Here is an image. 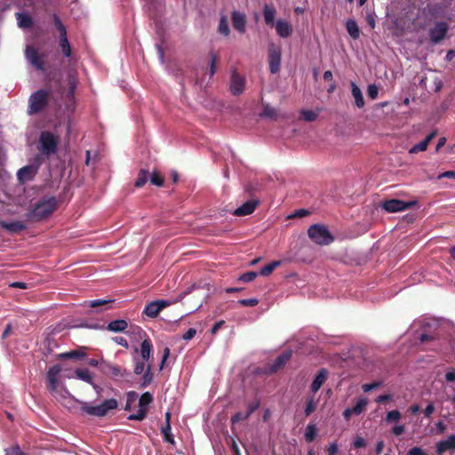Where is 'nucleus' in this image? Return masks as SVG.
<instances>
[{
	"instance_id": "40",
	"label": "nucleus",
	"mask_w": 455,
	"mask_h": 455,
	"mask_svg": "<svg viewBox=\"0 0 455 455\" xmlns=\"http://www.w3.org/2000/svg\"><path fill=\"white\" fill-rule=\"evenodd\" d=\"M153 396L149 392L143 393L139 399V409H147L149 403L152 402Z\"/></svg>"
},
{
	"instance_id": "44",
	"label": "nucleus",
	"mask_w": 455,
	"mask_h": 455,
	"mask_svg": "<svg viewBox=\"0 0 455 455\" xmlns=\"http://www.w3.org/2000/svg\"><path fill=\"white\" fill-rule=\"evenodd\" d=\"M300 116L307 122H313L317 118L318 114L313 110L302 109L300 111Z\"/></svg>"
},
{
	"instance_id": "49",
	"label": "nucleus",
	"mask_w": 455,
	"mask_h": 455,
	"mask_svg": "<svg viewBox=\"0 0 455 455\" xmlns=\"http://www.w3.org/2000/svg\"><path fill=\"white\" fill-rule=\"evenodd\" d=\"M149 180L151 184L156 187H162L164 185V179L156 172L150 174Z\"/></svg>"
},
{
	"instance_id": "48",
	"label": "nucleus",
	"mask_w": 455,
	"mask_h": 455,
	"mask_svg": "<svg viewBox=\"0 0 455 455\" xmlns=\"http://www.w3.org/2000/svg\"><path fill=\"white\" fill-rule=\"evenodd\" d=\"M127 399L126 403L124 407V411H131L132 410V403H134L138 397V395L134 391H130L127 393Z\"/></svg>"
},
{
	"instance_id": "35",
	"label": "nucleus",
	"mask_w": 455,
	"mask_h": 455,
	"mask_svg": "<svg viewBox=\"0 0 455 455\" xmlns=\"http://www.w3.org/2000/svg\"><path fill=\"white\" fill-rule=\"evenodd\" d=\"M60 47L65 57L68 58L71 55V47L68 39V36L60 35Z\"/></svg>"
},
{
	"instance_id": "25",
	"label": "nucleus",
	"mask_w": 455,
	"mask_h": 455,
	"mask_svg": "<svg viewBox=\"0 0 455 455\" xmlns=\"http://www.w3.org/2000/svg\"><path fill=\"white\" fill-rule=\"evenodd\" d=\"M196 288V285L193 284L192 286H190L189 288H188V290H186L185 291H183L182 293L180 294L179 298L177 299H174V300H171V299H156L155 300L156 302V304L158 305L159 307V309L162 311L164 308L172 305L173 303L175 302H178L180 300H181L182 299H184L188 294H189L194 289Z\"/></svg>"
},
{
	"instance_id": "22",
	"label": "nucleus",
	"mask_w": 455,
	"mask_h": 455,
	"mask_svg": "<svg viewBox=\"0 0 455 455\" xmlns=\"http://www.w3.org/2000/svg\"><path fill=\"white\" fill-rule=\"evenodd\" d=\"M446 451H455V435H451L445 440L440 441L436 444V453L443 455Z\"/></svg>"
},
{
	"instance_id": "10",
	"label": "nucleus",
	"mask_w": 455,
	"mask_h": 455,
	"mask_svg": "<svg viewBox=\"0 0 455 455\" xmlns=\"http://www.w3.org/2000/svg\"><path fill=\"white\" fill-rule=\"evenodd\" d=\"M449 24L446 21H437L435 26L428 30L430 42L433 44H438L447 36Z\"/></svg>"
},
{
	"instance_id": "15",
	"label": "nucleus",
	"mask_w": 455,
	"mask_h": 455,
	"mask_svg": "<svg viewBox=\"0 0 455 455\" xmlns=\"http://www.w3.org/2000/svg\"><path fill=\"white\" fill-rule=\"evenodd\" d=\"M419 14L424 17L443 18L444 16V6L437 3H429L424 8L419 10Z\"/></svg>"
},
{
	"instance_id": "19",
	"label": "nucleus",
	"mask_w": 455,
	"mask_h": 455,
	"mask_svg": "<svg viewBox=\"0 0 455 455\" xmlns=\"http://www.w3.org/2000/svg\"><path fill=\"white\" fill-rule=\"evenodd\" d=\"M276 34L282 38H288L292 34V27L290 22L284 20H278L275 24Z\"/></svg>"
},
{
	"instance_id": "57",
	"label": "nucleus",
	"mask_w": 455,
	"mask_h": 455,
	"mask_svg": "<svg viewBox=\"0 0 455 455\" xmlns=\"http://www.w3.org/2000/svg\"><path fill=\"white\" fill-rule=\"evenodd\" d=\"M238 303L240 305L245 306V307H254V306L258 305L259 300L256 298L243 299L238 300Z\"/></svg>"
},
{
	"instance_id": "16",
	"label": "nucleus",
	"mask_w": 455,
	"mask_h": 455,
	"mask_svg": "<svg viewBox=\"0 0 455 455\" xmlns=\"http://www.w3.org/2000/svg\"><path fill=\"white\" fill-rule=\"evenodd\" d=\"M231 21L233 28L239 32L240 34H243L246 31V15L238 10H234L231 12Z\"/></svg>"
},
{
	"instance_id": "45",
	"label": "nucleus",
	"mask_w": 455,
	"mask_h": 455,
	"mask_svg": "<svg viewBox=\"0 0 455 455\" xmlns=\"http://www.w3.org/2000/svg\"><path fill=\"white\" fill-rule=\"evenodd\" d=\"M147 413H148V410L147 409H144V408L139 409L136 413L130 414L127 417V419H129V420L142 421L143 419H146Z\"/></svg>"
},
{
	"instance_id": "36",
	"label": "nucleus",
	"mask_w": 455,
	"mask_h": 455,
	"mask_svg": "<svg viewBox=\"0 0 455 455\" xmlns=\"http://www.w3.org/2000/svg\"><path fill=\"white\" fill-rule=\"evenodd\" d=\"M317 435V428L315 424H308L306 427L305 431V440L307 443H312L315 441V437Z\"/></svg>"
},
{
	"instance_id": "9",
	"label": "nucleus",
	"mask_w": 455,
	"mask_h": 455,
	"mask_svg": "<svg viewBox=\"0 0 455 455\" xmlns=\"http://www.w3.org/2000/svg\"><path fill=\"white\" fill-rule=\"evenodd\" d=\"M42 164L40 156L35 157L33 163L25 165L17 172V178L20 183L32 180L37 174L39 167Z\"/></svg>"
},
{
	"instance_id": "4",
	"label": "nucleus",
	"mask_w": 455,
	"mask_h": 455,
	"mask_svg": "<svg viewBox=\"0 0 455 455\" xmlns=\"http://www.w3.org/2000/svg\"><path fill=\"white\" fill-rule=\"evenodd\" d=\"M59 137L50 131L41 132L38 139V150L45 156L50 158L58 151Z\"/></svg>"
},
{
	"instance_id": "18",
	"label": "nucleus",
	"mask_w": 455,
	"mask_h": 455,
	"mask_svg": "<svg viewBox=\"0 0 455 455\" xmlns=\"http://www.w3.org/2000/svg\"><path fill=\"white\" fill-rule=\"evenodd\" d=\"M259 204V200L251 199L243 203L241 206L237 207L233 214L235 216H246L254 212L257 205Z\"/></svg>"
},
{
	"instance_id": "6",
	"label": "nucleus",
	"mask_w": 455,
	"mask_h": 455,
	"mask_svg": "<svg viewBox=\"0 0 455 455\" xmlns=\"http://www.w3.org/2000/svg\"><path fill=\"white\" fill-rule=\"evenodd\" d=\"M153 346L148 337L144 339L140 344V357L138 355L133 356L134 362V373L136 375L142 374L147 369V362L150 359Z\"/></svg>"
},
{
	"instance_id": "33",
	"label": "nucleus",
	"mask_w": 455,
	"mask_h": 455,
	"mask_svg": "<svg viewBox=\"0 0 455 455\" xmlns=\"http://www.w3.org/2000/svg\"><path fill=\"white\" fill-rule=\"evenodd\" d=\"M160 312L161 310L155 300L147 304L143 310V313L150 318H156Z\"/></svg>"
},
{
	"instance_id": "61",
	"label": "nucleus",
	"mask_w": 455,
	"mask_h": 455,
	"mask_svg": "<svg viewBox=\"0 0 455 455\" xmlns=\"http://www.w3.org/2000/svg\"><path fill=\"white\" fill-rule=\"evenodd\" d=\"M405 427L403 424H396L392 427V433L398 436L404 433Z\"/></svg>"
},
{
	"instance_id": "52",
	"label": "nucleus",
	"mask_w": 455,
	"mask_h": 455,
	"mask_svg": "<svg viewBox=\"0 0 455 455\" xmlns=\"http://www.w3.org/2000/svg\"><path fill=\"white\" fill-rule=\"evenodd\" d=\"M382 386V382L381 381H375V382H372V383H367V384H363L362 386V389L363 392L365 393H368L371 390H374L379 387Z\"/></svg>"
},
{
	"instance_id": "42",
	"label": "nucleus",
	"mask_w": 455,
	"mask_h": 455,
	"mask_svg": "<svg viewBox=\"0 0 455 455\" xmlns=\"http://www.w3.org/2000/svg\"><path fill=\"white\" fill-rule=\"evenodd\" d=\"M59 356L62 359H80L85 356V353L81 350H72L69 352L62 353Z\"/></svg>"
},
{
	"instance_id": "11",
	"label": "nucleus",
	"mask_w": 455,
	"mask_h": 455,
	"mask_svg": "<svg viewBox=\"0 0 455 455\" xmlns=\"http://www.w3.org/2000/svg\"><path fill=\"white\" fill-rule=\"evenodd\" d=\"M282 60V51L279 46L271 44L268 46V64L271 74H277L280 70Z\"/></svg>"
},
{
	"instance_id": "31",
	"label": "nucleus",
	"mask_w": 455,
	"mask_h": 455,
	"mask_svg": "<svg viewBox=\"0 0 455 455\" xmlns=\"http://www.w3.org/2000/svg\"><path fill=\"white\" fill-rule=\"evenodd\" d=\"M351 92L353 97L355 98V106L358 108H363L364 107L363 96L361 89L355 82H351Z\"/></svg>"
},
{
	"instance_id": "43",
	"label": "nucleus",
	"mask_w": 455,
	"mask_h": 455,
	"mask_svg": "<svg viewBox=\"0 0 455 455\" xmlns=\"http://www.w3.org/2000/svg\"><path fill=\"white\" fill-rule=\"evenodd\" d=\"M402 419V414L398 410H393L387 413L385 420L387 423H396Z\"/></svg>"
},
{
	"instance_id": "46",
	"label": "nucleus",
	"mask_w": 455,
	"mask_h": 455,
	"mask_svg": "<svg viewBox=\"0 0 455 455\" xmlns=\"http://www.w3.org/2000/svg\"><path fill=\"white\" fill-rule=\"evenodd\" d=\"M316 408V403L315 401V395L308 397L307 399V404L305 408V415L309 416Z\"/></svg>"
},
{
	"instance_id": "37",
	"label": "nucleus",
	"mask_w": 455,
	"mask_h": 455,
	"mask_svg": "<svg viewBox=\"0 0 455 455\" xmlns=\"http://www.w3.org/2000/svg\"><path fill=\"white\" fill-rule=\"evenodd\" d=\"M368 399L366 397H361L357 400L355 405L351 408V411L354 412V415H360L368 405Z\"/></svg>"
},
{
	"instance_id": "41",
	"label": "nucleus",
	"mask_w": 455,
	"mask_h": 455,
	"mask_svg": "<svg viewBox=\"0 0 455 455\" xmlns=\"http://www.w3.org/2000/svg\"><path fill=\"white\" fill-rule=\"evenodd\" d=\"M153 379V375L151 372V365L148 364L146 371L143 372L142 381L140 383L141 387H147L150 385Z\"/></svg>"
},
{
	"instance_id": "13",
	"label": "nucleus",
	"mask_w": 455,
	"mask_h": 455,
	"mask_svg": "<svg viewBox=\"0 0 455 455\" xmlns=\"http://www.w3.org/2000/svg\"><path fill=\"white\" fill-rule=\"evenodd\" d=\"M416 203L413 201H403L400 199H390L382 203V208L387 212H400L411 208Z\"/></svg>"
},
{
	"instance_id": "3",
	"label": "nucleus",
	"mask_w": 455,
	"mask_h": 455,
	"mask_svg": "<svg viewBox=\"0 0 455 455\" xmlns=\"http://www.w3.org/2000/svg\"><path fill=\"white\" fill-rule=\"evenodd\" d=\"M57 201L51 196L37 201L25 214L26 220L31 222H40L48 218L56 209Z\"/></svg>"
},
{
	"instance_id": "34",
	"label": "nucleus",
	"mask_w": 455,
	"mask_h": 455,
	"mask_svg": "<svg viewBox=\"0 0 455 455\" xmlns=\"http://www.w3.org/2000/svg\"><path fill=\"white\" fill-rule=\"evenodd\" d=\"M218 32L224 36H228L230 34V28L228 25V17L225 14H221L220 18V22L218 26Z\"/></svg>"
},
{
	"instance_id": "60",
	"label": "nucleus",
	"mask_w": 455,
	"mask_h": 455,
	"mask_svg": "<svg viewBox=\"0 0 455 455\" xmlns=\"http://www.w3.org/2000/svg\"><path fill=\"white\" fill-rule=\"evenodd\" d=\"M443 178L455 180V171H446V172H443L442 173H439L436 176L437 180H441V179H443Z\"/></svg>"
},
{
	"instance_id": "2",
	"label": "nucleus",
	"mask_w": 455,
	"mask_h": 455,
	"mask_svg": "<svg viewBox=\"0 0 455 455\" xmlns=\"http://www.w3.org/2000/svg\"><path fill=\"white\" fill-rule=\"evenodd\" d=\"M414 327L419 328L416 331V338L421 343L437 339L441 335L440 323L434 318L426 317L419 319L414 323Z\"/></svg>"
},
{
	"instance_id": "59",
	"label": "nucleus",
	"mask_w": 455,
	"mask_h": 455,
	"mask_svg": "<svg viewBox=\"0 0 455 455\" xmlns=\"http://www.w3.org/2000/svg\"><path fill=\"white\" fill-rule=\"evenodd\" d=\"M5 455H26L19 446L5 450Z\"/></svg>"
},
{
	"instance_id": "63",
	"label": "nucleus",
	"mask_w": 455,
	"mask_h": 455,
	"mask_svg": "<svg viewBox=\"0 0 455 455\" xmlns=\"http://www.w3.org/2000/svg\"><path fill=\"white\" fill-rule=\"evenodd\" d=\"M196 334V330L194 328H189L183 335L182 339L186 341L191 340L195 335Z\"/></svg>"
},
{
	"instance_id": "17",
	"label": "nucleus",
	"mask_w": 455,
	"mask_h": 455,
	"mask_svg": "<svg viewBox=\"0 0 455 455\" xmlns=\"http://www.w3.org/2000/svg\"><path fill=\"white\" fill-rule=\"evenodd\" d=\"M0 228L6 230L10 234H18L27 228V226L24 222L20 220H1Z\"/></svg>"
},
{
	"instance_id": "30",
	"label": "nucleus",
	"mask_w": 455,
	"mask_h": 455,
	"mask_svg": "<svg viewBox=\"0 0 455 455\" xmlns=\"http://www.w3.org/2000/svg\"><path fill=\"white\" fill-rule=\"evenodd\" d=\"M100 370L104 374H111L116 377L122 375L121 369L118 366L113 365L104 360L100 361Z\"/></svg>"
},
{
	"instance_id": "21",
	"label": "nucleus",
	"mask_w": 455,
	"mask_h": 455,
	"mask_svg": "<svg viewBox=\"0 0 455 455\" xmlns=\"http://www.w3.org/2000/svg\"><path fill=\"white\" fill-rule=\"evenodd\" d=\"M291 356V351L283 352L269 365L270 371L275 372L278 370H280L282 367H283L287 363V362L290 360Z\"/></svg>"
},
{
	"instance_id": "28",
	"label": "nucleus",
	"mask_w": 455,
	"mask_h": 455,
	"mask_svg": "<svg viewBox=\"0 0 455 455\" xmlns=\"http://www.w3.org/2000/svg\"><path fill=\"white\" fill-rule=\"evenodd\" d=\"M435 132H431L422 141L417 143L412 148H411L409 150V153L416 154L418 152L427 150L429 142L435 138Z\"/></svg>"
},
{
	"instance_id": "8",
	"label": "nucleus",
	"mask_w": 455,
	"mask_h": 455,
	"mask_svg": "<svg viewBox=\"0 0 455 455\" xmlns=\"http://www.w3.org/2000/svg\"><path fill=\"white\" fill-rule=\"evenodd\" d=\"M48 92L44 89H40L32 93L28 99L29 115H34L42 111L47 105Z\"/></svg>"
},
{
	"instance_id": "24",
	"label": "nucleus",
	"mask_w": 455,
	"mask_h": 455,
	"mask_svg": "<svg viewBox=\"0 0 455 455\" xmlns=\"http://www.w3.org/2000/svg\"><path fill=\"white\" fill-rule=\"evenodd\" d=\"M75 375L78 379L83 380V381L92 385V387L96 391H98L99 386L94 383L92 375L88 369H76L75 371Z\"/></svg>"
},
{
	"instance_id": "5",
	"label": "nucleus",
	"mask_w": 455,
	"mask_h": 455,
	"mask_svg": "<svg viewBox=\"0 0 455 455\" xmlns=\"http://www.w3.org/2000/svg\"><path fill=\"white\" fill-rule=\"evenodd\" d=\"M81 411L90 416L104 417L109 411L115 410L118 406V402L115 398L104 400L99 404L92 405L87 402H81Z\"/></svg>"
},
{
	"instance_id": "26",
	"label": "nucleus",
	"mask_w": 455,
	"mask_h": 455,
	"mask_svg": "<svg viewBox=\"0 0 455 455\" xmlns=\"http://www.w3.org/2000/svg\"><path fill=\"white\" fill-rule=\"evenodd\" d=\"M127 327H128V323L126 320L116 319V320L109 322L108 323V325L106 326V330L116 333V332L124 331Z\"/></svg>"
},
{
	"instance_id": "62",
	"label": "nucleus",
	"mask_w": 455,
	"mask_h": 455,
	"mask_svg": "<svg viewBox=\"0 0 455 455\" xmlns=\"http://www.w3.org/2000/svg\"><path fill=\"white\" fill-rule=\"evenodd\" d=\"M407 455H428L422 448L415 446L409 450Z\"/></svg>"
},
{
	"instance_id": "64",
	"label": "nucleus",
	"mask_w": 455,
	"mask_h": 455,
	"mask_svg": "<svg viewBox=\"0 0 455 455\" xmlns=\"http://www.w3.org/2000/svg\"><path fill=\"white\" fill-rule=\"evenodd\" d=\"M326 451L328 455H336L339 451L338 443L336 442L331 443Z\"/></svg>"
},
{
	"instance_id": "50",
	"label": "nucleus",
	"mask_w": 455,
	"mask_h": 455,
	"mask_svg": "<svg viewBox=\"0 0 455 455\" xmlns=\"http://www.w3.org/2000/svg\"><path fill=\"white\" fill-rule=\"evenodd\" d=\"M258 273L254 271L246 272L240 275L239 281H242L243 283H250L253 281L257 276Z\"/></svg>"
},
{
	"instance_id": "20",
	"label": "nucleus",
	"mask_w": 455,
	"mask_h": 455,
	"mask_svg": "<svg viewBox=\"0 0 455 455\" xmlns=\"http://www.w3.org/2000/svg\"><path fill=\"white\" fill-rule=\"evenodd\" d=\"M17 25L20 28L28 29L34 25V20L31 15L27 12H20L15 13Z\"/></svg>"
},
{
	"instance_id": "38",
	"label": "nucleus",
	"mask_w": 455,
	"mask_h": 455,
	"mask_svg": "<svg viewBox=\"0 0 455 455\" xmlns=\"http://www.w3.org/2000/svg\"><path fill=\"white\" fill-rule=\"evenodd\" d=\"M280 264L279 260L272 261L262 267L258 274L262 276H268Z\"/></svg>"
},
{
	"instance_id": "7",
	"label": "nucleus",
	"mask_w": 455,
	"mask_h": 455,
	"mask_svg": "<svg viewBox=\"0 0 455 455\" xmlns=\"http://www.w3.org/2000/svg\"><path fill=\"white\" fill-rule=\"evenodd\" d=\"M308 237L316 244L328 245L334 241L329 229L321 224H313L307 229Z\"/></svg>"
},
{
	"instance_id": "32",
	"label": "nucleus",
	"mask_w": 455,
	"mask_h": 455,
	"mask_svg": "<svg viewBox=\"0 0 455 455\" xmlns=\"http://www.w3.org/2000/svg\"><path fill=\"white\" fill-rule=\"evenodd\" d=\"M346 28L349 36L353 39H358L360 36V29L355 20L349 19L346 21Z\"/></svg>"
},
{
	"instance_id": "29",
	"label": "nucleus",
	"mask_w": 455,
	"mask_h": 455,
	"mask_svg": "<svg viewBox=\"0 0 455 455\" xmlns=\"http://www.w3.org/2000/svg\"><path fill=\"white\" fill-rule=\"evenodd\" d=\"M68 92L67 97L68 98V102L67 104V108L70 111H73L75 108V100L74 94L76 88V81L75 77H69L68 79Z\"/></svg>"
},
{
	"instance_id": "1",
	"label": "nucleus",
	"mask_w": 455,
	"mask_h": 455,
	"mask_svg": "<svg viewBox=\"0 0 455 455\" xmlns=\"http://www.w3.org/2000/svg\"><path fill=\"white\" fill-rule=\"evenodd\" d=\"M61 367L59 364H55L49 368L46 373L48 389L51 395L59 403L65 406H68L70 402L77 400L75 399V397L68 392V390L63 385H60L58 379Z\"/></svg>"
},
{
	"instance_id": "47",
	"label": "nucleus",
	"mask_w": 455,
	"mask_h": 455,
	"mask_svg": "<svg viewBox=\"0 0 455 455\" xmlns=\"http://www.w3.org/2000/svg\"><path fill=\"white\" fill-rule=\"evenodd\" d=\"M52 19H53L54 26L58 29L60 34L66 35L67 34L66 28H65L64 24L62 23L61 20L60 19V17L56 13H54L52 15Z\"/></svg>"
},
{
	"instance_id": "54",
	"label": "nucleus",
	"mask_w": 455,
	"mask_h": 455,
	"mask_svg": "<svg viewBox=\"0 0 455 455\" xmlns=\"http://www.w3.org/2000/svg\"><path fill=\"white\" fill-rule=\"evenodd\" d=\"M444 379L448 383H455V368H447Z\"/></svg>"
},
{
	"instance_id": "58",
	"label": "nucleus",
	"mask_w": 455,
	"mask_h": 455,
	"mask_svg": "<svg viewBox=\"0 0 455 455\" xmlns=\"http://www.w3.org/2000/svg\"><path fill=\"white\" fill-rule=\"evenodd\" d=\"M229 446H230V450H231L233 455H241V451L238 447V444L233 437H230Z\"/></svg>"
},
{
	"instance_id": "51",
	"label": "nucleus",
	"mask_w": 455,
	"mask_h": 455,
	"mask_svg": "<svg viewBox=\"0 0 455 455\" xmlns=\"http://www.w3.org/2000/svg\"><path fill=\"white\" fill-rule=\"evenodd\" d=\"M216 62H217V56L215 53L213 52H211L210 54V62H209V65H210V70H209V75H210V77H212L215 73H216Z\"/></svg>"
},
{
	"instance_id": "14",
	"label": "nucleus",
	"mask_w": 455,
	"mask_h": 455,
	"mask_svg": "<svg viewBox=\"0 0 455 455\" xmlns=\"http://www.w3.org/2000/svg\"><path fill=\"white\" fill-rule=\"evenodd\" d=\"M245 87V78L238 74L235 68L232 70L230 79V92L233 95L238 96L242 94Z\"/></svg>"
},
{
	"instance_id": "55",
	"label": "nucleus",
	"mask_w": 455,
	"mask_h": 455,
	"mask_svg": "<svg viewBox=\"0 0 455 455\" xmlns=\"http://www.w3.org/2000/svg\"><path fill=\"white\" fill-rule=\"evenodd\" d=\"M248 417H249V415L247 414V412H241V411L236 412L235 414H234L232 416L231 423L236 424L241 420L246 419Z\"/></svg>"
},
{
	"instance_id": "23",
	"label": "nucleus",
	"mask_w": 455,
	"mask_h": 455,
	"mask_svg": "<svg viewBox=\"0 0 455 455\" xmlns=\"http://www.w3.org/2000/svg\"><path fill=\"white\" fill-rule=\"evenodd\" d=\"M328 371L324 368L321 369L317 374L315 376L313 382L311 384V392L315 395L323 386V384L327 379Z\"/></svg>"
},
{
	"instance_id": "53",
	"label": "nucleus",
	"mask_w": 455,
	"mask_h": 455,
	"mask_svg": "<svg viewBox=\"0 0 455 455\" xmlns=\"http://www.w3.org/2000/svg\"><path fill=\"white\" fill-rule=\"evenodd\" d=\"M113 301V299H92L90 300L88 303L91 307H99L100 306L109 304Z\"/></svg>"
},
{
	"instance_id": "56",
	"label": "nucleus",
	"mask_w": 455,
	"mask_h": 455,
	"mask_svg": "<svg viewBox=\"0 0 455 455\" xmlns=\"http://www.w3.org/2000/svg\"><path fill=\"white\" fill-rule=\"evenodd\" d=\"M367 93L369 98L375 100L378 97L379 88L376 84H370L367 88Z\"/></svg>"
},
{
	"instance_id": "39",
	"label": "nucleus",
	"mask_w": 455,
	"mask_h": 455,
	"mask_svg": "<svg viewBox=\"0 0 455 455\" xmlns=\"http://www.w3.org/2000/svg\"><path fill=\"white\" fill-rule=\"evenodd\" d=\"M150 173L147 170H140L137 180H135L134 186L136 188L143 187L149 180Z\"/></svg>"
},
{
	"instance_id": "12",
	"label": "nucleus",
	"mask_w": 455,
	"mask_h": 455,
	"mask_svg": "<svg viewBox=\"0 0 455 455\" xmlns=\"http://www.w3.org/2000/svg\"><path fill=\"white\" fill-rule=\"evenodd\" d=\"M27 60L39 71H44V61L38 50L33 45H27L25 49Z\"/></svg>"
},
{
	"instance_id": "27",
	"label": "nucleus",
	"mask_w": 455,
	"mask_h": 455,
	"mask_svg": "<svg viewBox=\"0 0 455 455\" xmlns=\"http://www.w3.org/2000/svg\"><path fill=\"white\" fill-rule=\"evenodd\" d=\"M262 12H263L265 23L270 27H273L275 24V17L276 14L275 8L273 5H269V4H266L263 7Z\"/></svg>"
}]
</instances>
